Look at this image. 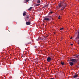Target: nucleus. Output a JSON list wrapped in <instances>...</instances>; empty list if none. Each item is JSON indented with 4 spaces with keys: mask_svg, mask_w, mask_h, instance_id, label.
<instances>
[{
    "mask_svg": "<svg viewBox=\"0 0 79 79\" xmlns=\"http://www.w3.org/2000/svg\"><path fill=\"white\" fill-rule=\"evenodd\" d=\"M59 7L61 8V10H64L65 8H66V6H62V3L59 4Z\"/></svg>",
    "mask_w": 79,
    "mask_h": 79,
    "instance_id": "1",
    "label": "nucleus"
},
{
    "mask_svg": "<svg viewBox=\"0 0 79 79\" xmlns=\"http://www.w3.org/2000/svg\"><path fill=\"white\" fill-rule=\"evenodd\" d=\"M70 61H72L73 63H76V60L75 59H72L70 60Z\"/></svg>",
    "mask_w": 79,
    "mask_h": 79,
    "instance_id": "2",
    "label": "nucleus"
},
{
    "mask_svg": "<svg viewBox=\"0 0 79 79\" xmlns=\"http://www.w3.org/2000/svg\"><path fill=\"white\" fill-rule=\"evenodd\" d=\"M51 60H52V58H51L50 57H48L47 58V61H48V62H50V61H51Z\"/></svg>",
    "mask_w": 79,
    "mask_h": 79,
    "instance_id": "3",
    "label": "nucleus"
},
{
    "mask_svg": "<svg viewBox=\"0 0 79 79\" xmlns=\"http://www.w3.org/2000/svg\"><path fill=\"white\" fill-rule=\"evenodd\" d=\"M44 20L45 21H50V19L49 18H46L44 19Z\"/></svg>",
    "mask_w": 79,
    "mask_h": 79,
    "instance_id": "4",
    "label": "nucleus"
},
{
    "mask_svg": "<svg viewBox=\"0 0 79 79\" xmlns=\"http://www.w3.org/2000/svg\"><path fill=\"white\" fill-rule=\"evenodd\" d=\"M26 24L27 25H30L31 24V22H28L26 23Z\"/></svg>",
    "mask_w": 79,
    "mask_h": 79,
    "instance_id": "5",
    "label": "nucleus"
},
{
    "mask_svg": "<svg viewBox=\"0 0 79 79\" xmlns=\"http://www.w3.org/2000/svg\"><path fill=\"white\" fill-rule=\"evenodd\" d=\"M69 63L70 66H73V64H74L73 62H70Z\"/></svg>",
    "mask_w": 79,
    "mask_h": 79,
    "instance_id": "6",
    "label": "nucleus"
},
{
    "mask_svg": "<svg viewBox=\"0 0 79 79\" xmlns=\"http://www.w3.org/2000/svg\"><path fill=\"white\" fill-rule=\"evenodd\" d=\"M77 77V75H75L73 76L74 78H76Z\"/></svg>",
    "mask_w": 79,
    "mask_h": 79,
    "instance_id": "7",
    "label": "nucleus"
},
{
    "mask_svg": "<svg viewBox=\"0 0 79 79\" xmlns=\"http://www.w3.org/2000/svg\"><path fill=\"white\" fill-rule=\"evenodd\" d=\"M26 15V12H24L23 13V16H25V15Z\"/></svg>",
    "mask_w": 79,
    "mask_h": 79,
    "instance_id": "8",
    "label": "nucleus"
},
{
    "mask_svg": "<svg viewBox=\"0 0 79 79\" xmlns=\"http://www.w3.org/2000/svg\"><path fill=\"white\" fill-rule=\"evenodd\" d=\"M32 8V7H31L29 9H28V10H31Z\"/></svg>",
    "mask_w": 79,
    "mask_h": 79,
    "instance_id": "9",
    "label": "nucleus"
},
{
    "mask_svg": "<svg viewBox=\"0 0 79 79\" xmlns=\"http://www.w3.org/2000/svg\"><path fill=\"white\" fill-rule=\"evenodd\" d=\"M61 63L62 65H64V62H61Z\"/></svg>",
    "mask_w": 79,
    "mask_h": 79,
    "instance_id": "10",
    "label": "nucleus"
},
{
    "mask_svg": "<svg viewBox=\"0 0 79 79\" xmlns=\"http://www.w3.org/2000/svg\"><path fill=\"white\" fill-rule=\"evenodd\" d=\"M37 3H40V0H38L37 2Z\"/></svg>",
    "mask_w": 79,
    "mask_h": 79,
    "instance_id": "11",
    "label": "nucleus"
},
{
    "mask_svg": "<svg viewBox=\"0 0 79 79\" xmlns=\"http://www.w3.org/2000/svg\"><path fill=\"white\" fill-rule=\"evenodd\" d=\"M78 39H79V31H78Z\"/></svg>",
    "mask_w": 79,
    "mask_h": 79,
    "instance_id": "12",
    "label": "nucleus"
},
{
    "mask_svg": "<svg viewBox=\"0 0 79 79\" xmlns=\"http://www.w3.org/2000/svg\"><path fill=\"white\" fill-rule=\"evenodd\" d=\"M61 16H59L58 19H61Z\"/></svg>",
    "mask_w": 79,
    "mask_h": 79,
    "instance_id": "13",
    "label": "nucleus"
},
{
    "mask_svg": "<svg viewBox=\"0 0 79 79\" xmlns=\"http://www.w3.org/2000/svg\"><path fill=\"white\" fill-rule=\"evenodd\" d=\"M63 28L60 29V30H63Z\"/></svg>",
    "mask_w": 79,
    "mask_h": 79,
    "instance_id": "14",
    "label": "nucleus"
},
{
    "mask_svg": "<svg viewBox=\"0 0 79 79\" xmlns=\"http://www.w3.org/2000/svg\"><path fill=\"white\" fill-rule=\"evenodd\" d=\"M29 1V0H26V2H28Z\"/></svg>",
    "mask_w": 79,
    "mask_h": 79,
    "instance_id": "15",
    "label": "nucleus"
},
{
    "mask_svg": "<svg viewBox=\"0 0 79 79\" xmlns=\"http://www.w3.org/2000/svg\"><path fill=\"white\" fill-rule=\"evenodd\" d=\"M36 5V6H39V5H40V4H37Z\"/></svg>",
    "mask_w": 79,
    "mask_h": 79,
    "instance_id": "16",
    "label": "nucleus"
},
{
    "mask_svg": "<svg viewBox=\"0 0 79 79\" xmlns=\"http://www.w3.org/2000/svg\"><path fill=\"white\" fill-rule=\"evenodd\" d=\"M27 19H29V17L27 16Z\"/></svg>",
    "mask_w": 79,
    "mask_h": 79,
    "instance_id": "17",
    "label": "nucleus"
},
{
    "mask_svg": "<svg viewBox=\"0 0 79 79\" xmlns=\"http://www.w3.org/2000/svg\"><path fill=\"white\" fill-rule=\"evenodd\" d=\"M70 39H73V37H71L70 38Z\"/></svg>",
    "mask_w": 79,
    "mask_h": 79,
    "instance_id": "18",
    "label": "nucleus"
},
{
    "mask_svg": "<svg viewBox=\"0 0 79 79\" xmlns=\"http://www.w3.org/2000/svg\"><path fill=\"white\" fill-rule=\"evenodd\" d=\"M71 45H73V44H71Z\"/></svg>",
    "mask_w": 79,
    "mask_h": 79,
    "instance_id": "19",
    "label": "nucleus"
},
{
    "mask_svg": "<svg viewBox=\"0 0 79 79\" xmlns=\"http://www.w3.org/2000/svg\"><path fill=\"white\" fill-rule=\"evenodd\" d=\"M54 79V78H51V79Z\"/></svg>",
    "mask_w": 79,
    "mask_h": 79,
    "instance_id": "20",
    "label": "nucleus"
},
{
    "mask_svg": "<svg viewBox=\"0 0 79 79\" xmlns=\"http://www.w3.org/2000/svg\"><path fill=\"white\" fill-rule=\"evenodd\" d=\"M51 13H52V12H51Z\"/></svg>",
    "mask_w": 79,
    "mask_h": 79,
    "instance_id": "21",
    "label": "nucleus"
},
{
    "mask_svg": "<svg viewBox=\"0 0 79 79\" xmlns=\"http://www.w3.org/2000/svg\"><path fill=\"white\" fill-rule=\"evenodd\" d=\"M78 45H79V42L78 43Z\"/></svg>",
    "mask_w": 79,
    "mask_h": 79,
    "instance_id": "22",
    "label": "nucleus"
},
{
    "mask_svg": "<svg viewBox=\"0 0 79 79\" xmlns=\"http://www.w3.org/2000/svg\"><path fill=\"white\" fill-rule=\"evenodd\" d=\"M78 56H77V57H78Z\"/></svg>",
    "mask_w": 79,
    "mask_h": 79,
    "instance_id": "23",
    "label": "nucleus"
},
{
    "mask_svg": "<svg viewBox=\"0 0 79 79\" xmlns=\"http://www.w3.org/2000/svg\"><path fill=\"white\" fill-rule=\"evenodd\" d=\"M39 40H37V41Z\"/></svg>",
    "mask_w": 79,
    "mask_h": 79,
    "instance_id": "24",
    "label": "nucleus"
},
{
    "mask_svg": "<svg viewBox=\"0 0 79 79\" xmlns=\"http://www.w3.org/2000/svg\"><path fill=\"white\" fill-rule=\"evenodd\" d=\"M25 61H26V60H25Z\"/></svg>",
    "mask_w": 79,
    "mask_h": 79,
    "instance_id": "25",
    "label": "nucleus"
},
{
    "mask_svg": "<svg viewBox=\"0 0 79 79\" xmlns=\"http://www.w3.org/2000/svg\"><path fill=\"white\" fill-rule=\"evenodd\" d=\"M78 66H79V65H78Z\"/></svg>",
    "mask_w": 79,
    "mask_h": 79,
    "instance_id": "26",
    "label": "nucleus"
}]
</instances>
